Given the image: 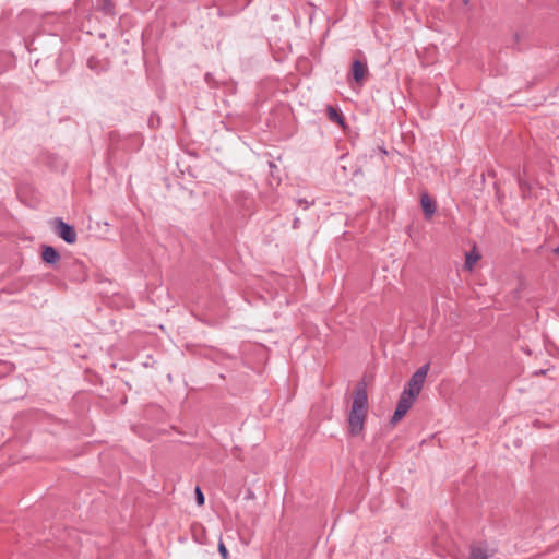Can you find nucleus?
<instances>
[{"instance_id": "obj_1", "label": "nucleus", "mask_w": 559, "mask_h": 559, "mask_svg": "<svg viewBox=\"0 0 559 559\" xmlns=\"http://www.w3.org/2000/svg\"><path fill=\"white\" fill-rule=\"evenodd\" d=\"M368 411V395L364 384L358 385L354 392V401L348 414V428L352 436H357L364 430Z\"/></svg>"}, {"instance_id": "obj_2", "label": "nucleus", "mask_w": 559, "mask_h": 559, "mask_svg": "<svg viewBox=\"0 0 559 559\" xmlns=\"http://www.w3.org/2000/svg\"><path fill=\"white\" fill-rule=\"evenodd\" d=\"M429 371V365L425 364L419 367L411 377L407 384L404 386L403 391L406 393H413V396L417 397L420 393L425 380L427 378Z\"/></svg>"}, {"instance_id": "obj_3", "label": "nucleus", "mask_w": 559, "mask_h": 559, "mask_svg": "<svg viewBox=\"0 0 559 559\" xmlns=\"http://www.w3.org/2000/svg\"><path fill=\"white\" fill-rule=\"evenodd\" d=\"M55 228L58 236L67 243L72 245L76 241L78 235L72 225L63 222L61 218H56Z\"/></svg>"}, {"instance_id": "obj_4", "label": "nucleus", "mask_w": 559, "mask_h": 559, "mask_svg": "<svg viewBox=\"0 0 559 559\" xmlns=\"http://www.w3.org/2000/svg\"><path fill=\"white\" fill-rule=\"evenodd\" d=\"M41 259L46 264L53 265L60 260V254L52 246L44 245Z\"/></svg>"}, {"instance_id": "obj_5", "label": "nucleus", "mask_w": 559, "mask_h": 559, "mask_svg": "<svg viewBox=\"0 0 559 559\" xmlns=\"http://www.w3.org/2000/svg\"><path fill=\"white\" fill-rule=\"evenodd\" d=\"M420 205L426 218H430L437 211L436 202L427 193L420 195Z\"/></svg>"}, {"instance_id": "obj_6", "label": "nucleus", "mask_w": 559, "mask_h": 559, "mask_svg": "<svg viewBox=\"0 0 559 559\" xmlns=\"http://www.w3.org/2000/svg\"><path fill=\"white\" fill-rule=\"evenodd\" d=\"M367 73V64L360 60H354L352 64V74L355 82L359 83L362 81L364 76Z\"/></svg>"}, {"instance_id": "obj_7", "label": "nucleus", "mask_w": 559, "mask_h": 559, "mask_svg": "<svg viewBox=\"0 0 559 559\" xmlns=\"http://www.w3.org/2000/svg\"><path fill=\"white\" fill-rule=\"evenodd\" d=\"M416 397L413 396V393H406L405 391H403L399 399L396 407L407 413L409 408L413 406Z\"/></svg>"}, {"instance_id": "obj_8", "label": "nucleus", "mask_w": 559, "mask_h": 559, "mask_svg": "<svg viewBox=\"0 0 559 559\" xmlns=\"http://www.w3.org/2000/svg\"><path fill=\"white\" fill-rule=\"evenodd\" d=\"M87 67L96 73H102L108 69V62L92 56L87 59Z\"/></svg>"}, {"instance_id": "obj_9", "label": "nucleus", "mask_w": 559, "mask_h": 559, "mask_svg": "<svg viewBox=\"0 0 559 559\" xmlns=\"http://www.w3.org/2000/svg\"><path fill=\"white\" fill-rule=\"evenodd\" d=\"M326 115L331 121L336 122L337 124H341V126L344 124V117H343L342 112L338 111L333 106L326 107Z\"/></svg>"}, {"instance_id": "obj_10", "label": "nucleus", "mask_w": 559, "mask_h": 559, "mask_svg": "<svg viewBox=\"0 0 559 559\" xmlns=\"http://www.w3.org/2000/svg\"><path fill=\"white\" fill-rule=\"evenodd\" d=\"M469 559H488V555L484 548L476 546L472 547Z\"/></svg>"}, {"instance_id": "obj_11", "label": "nucleus", "mask_w": 559, "mask_h": 559, "mask_svg": "<svg viewBox=\"0 0 559 559\" xmlns=\"http://www.w3.org/2000/svg\"><path fill=\"white\" fill-rule=\"evenodd\" d=\"M478 259H479V255L476 252H474V251L467 252L466 258H465V269H467L469 271L473 270V267Z\"/></svg>"}, {"instance_id": "obj_12", "label": "nucleus", "mask_w": 559, "mask_h": 559, "mask_svg": "<svg viewBox=\"0 0 559 559\" xmlns=\"http://www.w3.org/2000/svg\"><path fill=\"white\" fill-rule=\"evenodd\" d=\"M100 10L106 15H114L115 14V5L112 0H100Z\"/></svg>"}, {"instance_id": "obj_13", "label": "nucleus", "mask_w": 559, "mask_h": 559, "mask_svg": "<svg viewBox=\"0 0 559 559\" xmlns=\"http://www.w3.org/2000/svg\"><path fill=\"white\" fill-rule=\"evenodd\" d=\"M406 415V412H403L399 407L395 408L392 417H391V424L395 425L397 424L404 416Z\"/></svg>"}, {"instance_id": "obj_14", "label": "nucleus", "mask_w": 559, "mask_h": 559, "mask_svg": "<svg viewBox=\"0 0 559 559\" xmlns=\"http://www.w3.org/2000/svg\"><path fill=\"white\" fill-rule=\"evenodd\" d=\"M218 552L222 556V559H229L228 550L223 540H219L218 543Z\"/></svg>"}, {"instance_id": "obj_15", "label": "nucleus", "mask_w": 559, "mask_h": 559, "mask_svg": "<svg viewBox=\"0 0 559 559\" xmlns=\"http://www.w3.org/2000/svg\"><path fill=\"white\" fill-rule=\"evenodd\" d=\"M195 499H197L198 506L204 504V501H205L204 495H203L201 488L198 486L195 487Z\"/></svg>"}, {"instance_id": "obj_16", "label": "nucleus", "mask_w": 559, "mask_h": 559, "mask_svg": "<svg viewBox=\"0 0 559 559\" xmlns=\"http://www.w3.org/2000/svg\"><path fill=\"white\" fill-rule=\"evenodd\" d=\"M297 203H298L299 206H301L302 209L307 210V209L310 207V205L313 204V201H308L306 199H298Z\"/></svg>"}, {"instance_id": "obj_17", "label": "nucleus", "mask_w": 559, "mask_h": 559, "mask_svg": "<svg viewBox=\"0 0 559 559\" xmlns=\"http://www.w3.org/2000/svg\"><path fill=\"white\" fill-rule=\"evenodd\" d=\"M298 223H299V219H298V218H296V219L294 221V227H295V228L298 226Z\"/></svg>"}, {"instance_id": "obj_18", "label": "nucleus", "mask_w": 559, "mask_h": 559, "mask_svg": "<svg viewBox=\"0 0 559 559\" xmlns=\"http://www.w3.org/2000/svg\"><path fill=\"white\" fill-rule=\"evenodd\" d=\"M556 254H559V246L554 250Z\"/></svg>"}]
</instances>
